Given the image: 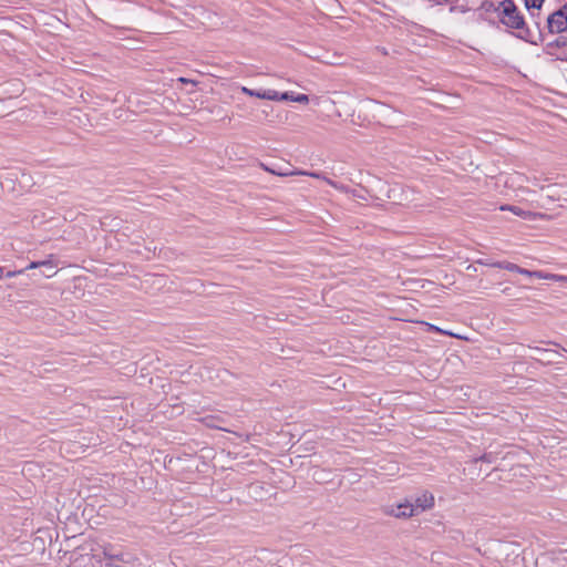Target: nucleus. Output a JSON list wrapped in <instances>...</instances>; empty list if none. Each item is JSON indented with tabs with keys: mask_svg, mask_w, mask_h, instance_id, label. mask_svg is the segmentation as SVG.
I'll list each match as a JSON object with an SVG mask.
<instances>
[{
	"mask_svg": "<svg viewBox=\"0 0 567 567\" xmlns=\"http://www.w3.org/2000/svg\"><path fill=\"white\" fill-rule=\"evenodd\" d=\"M434 505V497L430 493H424L420 497L415 498L414 503L405 502L399 504L395 509L391 511V514L398 518L411 517L419 515L425 509L431 508Z\"/></svg>",
	"mask_w": 567,
	"mask_h": 567,
	"instance_id": "2",
	"label": "nucleus"
},
{
	"mask_svg": "<svg viewBox=\"0 0 567 567\" xmlns=\"http://www.w3.org/2000/svg\"><path fill=\"white\" fill-rule=\"evenodd\" d=\"M525 7L537 28L540 25V9L545 0H524Z\"/></svg>",
	"mask_w": 567,
	"mask_h": 567,
	"instance_id": "7",
	"label": "nucleus"
},
{
	"mask_svg": "<svg viewBox=\"0 0 567 567\" xmlns=\"http://www.w3.org/2000/svg\"><path fill=\"white\" fill-rule=\"evenodd\" d=\"M102 556L106 567H135L138 558L130 550H123L112 544L102 546Z\"/></svg>",
	"mask_w": 567,
	"mask_h": 567,
	"instance_id": "1",
	"label": "nucleus"
},
{
	"mask_svg": "<svg viewBox=\"0 0 567 567\" xmlns=\"http://www.w3.org/2000/svg\"><path fill=\"white\" fill-rule=\"evenodd\" d=\"M25 269H21V270H9L4 274V277L7 278H12V277H16L18 275H21L24 272Z\"/></svg>",
	"mask_w": 567,
	"mask_h": 567,
	"instance_id": "12",
	"label": "nucleus"
},
{
	"mask_svg": "<svg viewBox=\"0 0 567 567\" xmlns=\"http://www.w3.org/2000/svg\"><path fill=\"white\" fill-rule=\"evenodd\" d=\"M504 269H506L508 271H513V272H518L519 266H517L516 264L506 261V265H504Z\"/></svg>",
	"mask_w": 567,
	"mask_h": 567,
	"instance_id": "11",
	"label": "nucleus"
},
{
	"mask_svg": "<svg viewBox=\"0 0 567 567\" xmlns=\"http://www.w3.org/2000/svg\"><path fill=\"white\" fill-rule=\"evenodd\" d=\"M518 274L525 275V276H528V277H534L533 271H530L528 269H525V268H520V267H519Z\"/></svg>",
	"mask_w": 567,
	"mask_h": 567,
	"instance_id": "13",
	"label": "nucleus"
},
{
	"mask_svg": "<svg viewBox=\"0 0 567 567\" xmlns=\"http://www.w3.org/2000/svg\"><path fill=\"white\" fill-rule=\"evenodd\" d=\"M533 275L537 279L553 280V281H563L567 279V276L556 275V274H547L543 271H533Z\"/></svg>",
	"mask_w": 567,
	"mask_h": 567,
	"instance_id": "9",
	"label": "nucleus"
},
{
	"mask_svg": "<svg viewBox=\"0 0 567 567\" xmlns=\"http://www.w3.org/2000/svg\"><path fill=\"white\" fill-rule=\"evenodd\" d=\"M179 81H181V82H188V81H187L186 79H184V78H181V79H179Z\"/></svg>",
	"mask_w": 567,
	"mask_h": 567,
	"instance_id": "17",
	"label": "nucleus"
},
{
	"mask_svg": "<svg viewBox=\"0 0 567 567\" xmlns=\"http://www.w3.org/2000/svg\"><path fill=\"white\" fill-rule=\"evenodd\" d=\"M495 11L498 12L502 23L506 27L524 29L525 20L513 0L501 1L495 8Z\"/></svg>",
	"mask_w": 567,
	"mask_h": 567,
	"instance_id": "3",
	"label": "nucleus"
},
{
	"mask_svg": "<svg viewBox=\"0 0 567 567\" xmlns=\"http://www.w3.org/2000/svg\"><path fill=\"white\" fill-rule=\"evenodd\" d=\"M296 174H303V173L302 172L288 171L286 168V172H285L286 177L290 176V175H296Z\"/></svg>",
	"mask_w": 567,
	"mask_h": 567,
	"instance_id": "15",
	"label": "nucleus"
},
{
	"mask_svg": "<svg viewBox=\"0 0 567 567\" xmlns=\"http://www.w3.org/2000/svg\"><path fill=\"white\" fill-rule=\"evenodd\" d=\"M546 23L550 33H561L567 31V4L548 14Z\"/></svg>",
	"mask_w": 567,
	"mask_h": 567,
	"instance_id": "4",
	"label": "nucleus"
},
{
	"mask_svg": "<svg viewBox=\"0 0 567 567\" xmlns=\"http://www.w3.org/2000/svg\"><path fill=\"white\" fill-rule=\"evenodd\" d=\"M499 209L501 210H508V212L513 213L514 215H516L518 217H522L524 219H527V220H535L537 218H545L544 214L533 213V212H529V210H524L520 207L515 206V205H502L499 207Z\"/></svg>",
	"mask_w": 567,
	"mask_h": 567,
	"instance_id": "6",
	"label": "nucleus"
},
{
	"mask_svg": "<svg viewBox=\"0 0 567 567\" xmlns=\"http://www.w3.org/2000/svg\"><path fill=\"white\" fill-rule=\"evenodd\" d=\"M38 267H47L49 268V270L51 271V274H47V277H51L55 274V271H53V264L51 260H43V261H32L29 264V266L25 268V269H35Z\"/></svg>",
	"mask_w": 567,
	"mask_h": 567,
	"instance_id": "10",
	"label": "nucleus"
},
{
	"mask_svg": "<svg viewBox=\"0 0 567 567\" xmlns=\"http://www.w3.org/2000/svg\"><path fill=\"white\" fill-rule=\"evenodd\" d=\"M241 91L250 96H256V97H259V99H266V100H278V101H281L284 100V93H279L275 90H250L248 87H245L243 86L241 87Z\"/></svg>",
	"mask_w": 567,
	"mask_h": 567,
	"instance_id": "5",
	"label": "nucleus"
},
{
	"mask_svg": "<svg viewBox=\"0 0 567 567\" xmlns=\"http://www.w3.org/2000/svg\"><path fill=\"white\" fill-rule=\"evenodd\" d=\"M504 265H506V261H497V262L491 264L492 267H496V268H501V269H504Z\"/></svg>",
	"mask_w": 567,
	"mask_h": 567,
	"instance_id": "14",
	"label": "nucleus"
},
{
	"mask_svg": "<svg viewBox=\"0 0 567 567\" xmlns=\"http://www.w3.org/2000/svg\"><path fill=\"white\" fill-rule=\"evenodd\" d=\"M4 277V268L0 266V279Z\"/></svg>",
	"mask_w": 567,
	"mask_h": 567,
	"instance_id": "16",
	"label": "nucleus"
},
{
	"mask_svg": "<svg viewBox=\"0 0 567 567\" xmlns=\"http://www.w3.org/2000/svg\"><path fill=\"white\" fill-rule=\"evenodd\" d=\"M286 102H296L306 105L309 103V96L305 93L286 89Z\"/></svg>",
	"mask_w": 567,
	"mask_h": 567,
	"instance_id": "8",
	"label": "nucleus"
}]
</instances>
